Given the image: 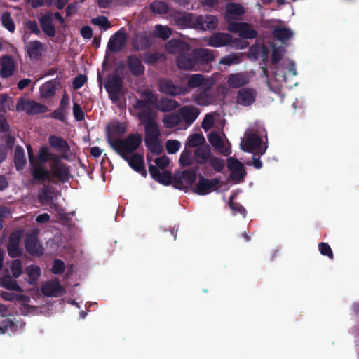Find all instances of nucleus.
Returning <instances> with one entry per match:
<instances>
[{
  "mask_svg": "<svg viewBox=\"0 0 359 359\" xmlns=\"http://www.w3.org/2000/svg\"><path fill=\"white\" fill-rule=\"evenodd\" d=\"M141 143V136L137 134L130 135L125 140H112L109 137L110 146L126 161L130 166L138 172H145L144 158L140 154H130L135 151Z\"/></svg>",
  "mask_w": 359,
  "mask_h": 359,
  "instance_id": "nucleus-1",
  "label": "nucleus"
},
{
  "mask_svg": "<svg viewBox=\"0 0 359 359\" xmlns=\"http://www.w3.org/2000/svg\"><path fill=\"white\" fill-rule=\"evenodd\" d=\"M262 137H266V131L261 125L255 123L250 126L241 139V149L245 152L262 155L267 149V145L263 142Z\"/></svg>",
  "mask_w": 359,
  "mask_h": 359,
  "instance_id": "nucleus-2",
  "label": "nucleus"
},
{
  "mask_svg": "<svg viewBox=\"0 0 359 359\" xmlns=\"http://www.w3.org/2000/svg\"><path fill=\"white\" fill-rule=\"evenodd\" d=\"M178 106L177 102L172 99H164L158 100L150 91H146L143 93L142 100L137 102V107L145 108L144 110H153L151 107H155L162 111H168L176 109Z\"/></svg>",
  "mask_w": 359,
  "mask_h": 359,
  "instance_id": "nucleus-3",
  "label": "nucleus"
},
{
  "mask_svg": "<svg viewBox=\"0 0 359 359\" xmlns=\"http://www.w3.org/2000/svg\"><path fill=\"white\" fill-rule=\"evenodd\" d=\"M154 161L156 163V165L152 164H149V170L151 176L156 181L168 185L171 182V174L168 171L161 172L158 169H165L168 167L170 164V159L165 155H163L161 156L156 158Z\"/></svg>",
  "mask_w": 359,
  "mask_h": 359,
  "instance_id": "nucleus-4",
  "label": "nucleus"
},
{
  "mask_svg": "<svg viewBox=\"0 0 359 359\" xmlns=\"http://www.w3.org/2000/svg\"><path fill=\"white\" fill-rule=\"evenodd\" d=\"M296 76L297 72L294 67V64L290 60H285L282 65L276 67V72L275 74V83L273 79H268V86L270 89L277 91L280 88V82L282 81H287V75Z\"/></svg>",
  "mask_w": 359,
  "mask_h": 359,
  "instance_id": "nucleus-5",
  "label": "nucleus"
},
{
  "mask_svg": "<svg viewBox=\"0 0 359 359\" xmlns=\"http://www.w3.org/2000/svg\"><path fill=\"white\" fill-rule=\"evenodd\" d=\"M156 114L153 110H142L139 113V118L145 126V140L159 138L160 130L154 122Z\"/></svg>",
  "mask_w": 359,
  "mask_h": 359,
  "instance_id": "nucleus-6",
  "label": "nucleus"
},
{
  "mask_svg": "<svg viewBox=\"0 0 359 359\" xmlns=\"http://www.w3.org/2000/svg\"><path fill=\"white\" fill-rule=\"evenodd\" d=\"M29 160L31 165V171L33 175V177L35 180H47L49 179L50 175L48 172V170L45 169L43 165H41L36 156L34 155L33 149L31 145L28 144L27 146Z\"/></svg>",
  "mask_w": 359,
  "mask_h": 359,
  "instance_id": "nucleus-7",
  "label": "nucleus"
},
{
  "mask_svg": "<svg viewBox=\"0 0 359 359\" xmlns=\"http://www.w3.org/2000/svg\"><path fill=\"white\" fill-rule=\"evenodd\" d=\"M208 140L212 146L219 153L224 156H229L231 154L230 144L223 133H210L208 136Z\"/></svg>",
  "mask_w": 359,
  "mask_h": 359,
  "instance_id": "nucleus-8",
  "label": "nucleus"
},
{
  "mask_svg": "<svg viewBox=\"0 0 359 359\" xmlns=\"http://www.w3.org/2000/svg\"><path fill=\"white\" fill-rule=\"evenodd\" d=\"M196 180V172L187 170L182 172H177L175 175L172 180L173 185L179 189H187L191 187Z\"/></svg>",
  "mask_w": 359,
  "mask_h": 359,
  "instance_id": "nucleus-9",
  "label": "nucleus"
},
{
  "mask_svg": "<svg viewBox=\"0 0 359 359\" xmlns=\"http://www.w3.org/2000/svg\"><path fill=\"white\" fill-rule=\"evenodd\" d=\"M105 88L112 102H117L122 94V81L121 78L117 75H111L107 79Z\"/></svg>",
  "mask_w": 359,
  "mask_h": 359,
  "instance_id": "nucleus-10",
  "label": "nucleus"
},
{
  "mask_svg": "<svg viewBox=\"0 0 359 359\" xmlns=\"http://www.w3.org/2000/svg\"><path fill=\"white\" fill-rule=\"evenodd\" d=\"M228 29L234 33H237L239 36L243 39H252L256 38L257 32L246 22H231Z\"/></svg>",
  "mask_w": 359,
  "mask_h": 359,
  "instance_id": "nucleus-11",
  "label": "nucleus"
},
{
  "mask_svg": "<svg viewBox=\"0 0 359 359\" xmlns=\"http://www.w3.org/2000/svg\"><path fill=\"white\" fill-rule=\"evenodd\" d=\"M178 113L181 117L183 125V127H180V128H186L191 125L198 117L200 110L196 107L187 105L180 109Z\"/></svg>",
  "mask_w": 359,
  "mask_h": 359,
  "instance_id": "nucleus-12",
  "label": "nucleus"
},
{
  "mask_svg": "<svg viewBox=\"0 0 359 359\" xmlns=\"http://www.w3.org/2000/svg\"><path fill=\"white\" fill-rule=\"evenodd\" d=\"M50 177L49 179L43 180V181H51L53 179L66 180L69 175V170L68 167L62 163L60 158L54 159V161L50 165V171H48Z\"/></svg>",
  "mask_w": 359,
  "mask_h": 359,
  "instance_id": "nucleus-13",
  "label": "nucleus"
},
{
  "mask_svg": "<svg viewBox=\"0 0 359 359\" xmlns=\"http://www.w3.org/2000/svg\"><path fill=\"white\" fill-rule=\"evenodd\" d=\"M227 168L230 170V179L235 183L243 180L245 171L241 162L234 158H229L227 160Z\"/></svg>",
  "mask_w": 359,
  "mask_h": 359,
  "instance_id": "nucleus-14",
  "label": "nucleus"
},
{
  "mask_svg": "<svg viewBox=\"0 0 359 359\" xmlns=\"http://www.w3.org/2000/svg\"><path fill=\"white\" fill-rule=\"evenodd\" d=\"M126 39L127 34L126 32L121 29L110 38L107 48L113 52L119 51L125 46Z\"/></svg>",
  "mask_w": 359,
  "mask_h": 359,
  "instance_id": "nucleus-15",
  "label": "nucleus"
},
{
  "mask_svg": "<svg viewBox=\"0 0 359 359\" xmlns=\"http://www.w3.org/2000/svg\"><path fill=\"white\" fill-rule=\"evenodd\" d=\"M41 292L47 297H60L65 292V290L57 280H51L42 285Z\"/></svg>",
  "mask_w": 359,
  "mask_h": 359,
  "instance_id": "nucleus-16",
  "label": "nucleus"
},
{
  "mask_svg": "<svg viewBox=\"0 0 359 359\" xmlns=\"http://www.w3.org/2000/svg\"><path fill=\"white\" fill-rule=\"evenodd\" d=\"M48 142L52 147L62 153L61 157L62 158L66 160H69L71 158L69 147L65 140L59 137L50 136Z\"/></svg>",
  "mask_w": 359,
  "mask_h": 359,
  "instance_id": "nucleus-17",
  "label": "nucleus"
},
{
  "mask_svg": "<svg viewBox=\"0 0 359 359\" xmlns=\"http://www.w3.org/2000/svg\"><path fill=\"white\" fill-rule=\"evenodd\" d=\"M250 77L247 72L233 73L227 76L226 83L229 88H238L248 84Z\"/></svg>",
  "mask_w": 359,
  "mask_h": 359,
  "instance_id": "nucleus-18",
  "label": "nucleus"
},
{
  "mask_svg": "<svg viewBox=\"0 0 359 359\" xmlns=\"http://www.w3.org/2000/svg\"><path fill=\"white\" fill-rule=\"evenodd\" d=\"M217 19L213 15L195 16L194 28L202 30L212 29L217 27Z\"/></svg>",
  "mask_w": 359,
  "mask_h": 359,
  "instance_id": "nucleus-19",
  "label": "nucleus"
},
{
  "mask_svg": "<svg viewBox=\"0 0 359 359\" xmlns=\"http://www.w3.org/2000/svg\"><path fill=\"white\" fill-rule=\"evenodd\" d=\"M159 88L161 92L170 95L184 94L187 91V88L174 85L172 81L166 79L160 81Z\"/></svg>",
  "mask_w": 359,
  "mask_h": 359,
  "instance_id": "nucleus-20",
  "label": "nucleus"
},
{
  "mask_svg": "<svg viewBox=\"0 0 359 359\" xmlns=\"http://www.w3.org/2000/svg\"><path fill=\"white\" fill-rule=\"evenodd\" d=\"M257 96L256 91L250 88L241 89L237 94V102L243 106H249L255 102Z\"/></svg>",
  "mask_w": 359,
  "mask_h": 359,
  "instance_id": "nucleus-21",
  "label": "nucleus"
},
{
  "mask_svg": "<svg viewBox=\"0 0 359 359\" xmlns=\"http://www.w3.org/2000/svg\"><path fill=\"white\" fill-rule=\"evenodd\" d=\"M177 65L179 68L187 70H197L198 62L194 53L192 55L183 54L178 56Z\"/></svg>",
  "mask_w": 359,
  "mask_h": 359,
  "instance_id": "nucleus-22",
  "label": "nucleus"
},
{
  "mask_svg": "<svg viewBox=\"0 0 359 359\" xmlns=\"http://www.w3.org/2000/svg\"><path fill=\"white\" fill-rule=\"evenodd\" d=\"M41 203L43 205H49L55 208L57 214L60 217H62L64 212L57 204L54 203L55 200L57 198V194L51 193L47 190H43L39 193V195Z\"/></svg>",
  "mask_w": 359,
  "mask_h": 359,
  "instance_id": "nucleus-23",
  "label": "nucleus"
},
{
  "mask_svg": "<svg viewBox=\"0 0 359 359\" xmlns=\"http://www.w3.org/2000/svg\"><path fill=\"white\" fill-rule=\"evenodd\" d=\"M174 22L182 27H194L195 16L189 13H175L173 15Z\"/></svg>",
  "mask_w": 359,
  "mask_h": 359,
  "instance_id": "nucleus-24",
  "label": "nucleus"
},
{
  "mask_svg": "<svg viewBox=\"0 0 359 359\" xmlns=\"http://www.w3.org/2000/svg\"><path fill=\"white\" fill-rule=\"evenodd\" d=\"M217 180H209L201 177L196 184L194 191L199 195H205L211 192L217 185Z\"/></svg>",
  "mask_w": 359,
  "mask_h": 359,
  "instance_id": "nucleus-25",
  "label": "nucleus"
},
{
  "mask_svg": "<svg viewBox=\"0 0 359 359\" xmlns=\"http://www.w3.org/2000/svg\"><path fill=\"white\" fill-rule=\"evenodd\" d=\"M25 248L27 251L33 255H41L43 253V248L41 243L38 241L35 234H31L27 236L25 241Z\"/></svg>",
  "mask_w": 359,
  "mask_h": 359,
  "instance_id": "nucleus-26",
  "label": "nucleus"
},
{
  "mask_svg": "<svg viewBox=\"0 0 359 359\" xmlns=\"http://www.w3.org/2000/svg\"><path fill=\"white\" fill-rule=\"evenodd\" d=\"M208 44L212 47L224 46L231 41V36L229 34L217 33L207 39Z\"/></svg>",
  "mask_w": 359,
  "mask_h": 359,
  "instance_id": "nucleus-27",
  "label": "nucleus"
},
{
  "mask_svg": "<svg viewBox=\"0 0 359 359\" xmlns=\"http://www.w3.org/2000/svg\"><path fill=\"white\" fill-rule=\"evenodd\" d=\"M15 64L8 56H4L0 60V76L4 78L11 76L14 72Z\"/></svg>",
  "mask_w": 359,
  "mask_h": 359,
  "instance_id": "nucleus-28",
  "label": "nucleus"
},
{
  "mask_svg": "<svg viewBox=\"0 0 359 359\" xmlns=\"http://www.w3.org/2000/svg\"><path fill=\"white\" fill-rule=\"evenodd\" d=\"M20 237L21 233L20 232L13 233L11 236L8 245V252L12 257H18L21 253V250L19 248Z\"/></svg>",
  "mask_w": 359,
  "mask_h": 359,
  "instance_id": "nucleus-29",
  "label": "nucleus"
},
{
  "mask_svg": "<svg viewBox=\"0 0 359 359\" xmlns=\"http://www.w3.org/2000/svg\"><path fill=\"white\" fill-rule=\"evenodd\" d=\"M244 12L245 9L240 4L231 3L226 5L225 18L231 21L241 16Z\"/></svg>",
  "mask_w": 359,
  "mask_h": 359,
  "instance_id": "nucleus-30",
  "label": "nucleus"
},
{
  "mask_svg": "<svg viewBox=\"0 0 359 359\" xmlns=\"http://www.w3.org/2000/svg\"><path fill=\"white\" fill-rule=\"evenodd\" d=\"M40 24L43 31L49 36L55 35V27L53 25V15L51 13L44 14L40 19Z\"/></svg>",
  "mask_w": 359,
  "mask_h": 359,
  "instance_id": "nucleus-31",
  "label": "nucleus"
},
{
  "mask_svg": "<svg viewBox=\"0 0 359 359\" xmlns=\"http://www.w3.org/2000/svg\"><path fill=\"white\" fill-rule=\"evenodd\" d=\"M273 34L276 39L283 43L290 39L294 35L293 32L290 28L283 25L277 26L273 29Z\"/></svg>",
  "mask_w": 359,
  "mask_h": 359,
  "instance_id": "nucleus-32",
  "label": "nucleus"
},
{
  "mask_svg": "<svg viewBox=\"0 0 359 359\" xmlns=\"http://www.w3.org/2000/svg\"><path fill=\"white\" fill-rule=\"evenodd\" d=\"M26 48L29 56L32 59L39 57L44 50L42 43L37 41L28 43Z\"/></svg>",
  "mask_w": 359,
  "mask_h": 359,
  "instance_id": "nucleus-33",
  "label": "nucleus"
},
{
  "mask_svg": "<svg viewBox=\"0 0 359 359\" xmlns=\"http://www.w3.org/2000/svg\"><path fill=\"white\" fill-rule=\"evenodd\" d=\"M194 57L198 64L208 63L214 60L212 50L208 49H198L194 51Z\"/></svg>",
  "mask_w": 359,
  "mask_h": 359,
  "instance_id": "nucleus-34",
  "label": "nucleus"
},
{
  "mask_svg": "<svg viewBox=\"0 0 359 359\" xmlns=\"http://www.w3.org/2000/svg\"><path fill=\"white\" fill-rule=\"evenodd\" d=\"M57 86V81L52 80L43 84L40 88V95L41 97L48 98L55 95Z\"/></svg>",
  "mask_w": 359,
  "mask_h": 359,
  "instance_id": "nucleus-35",
  "label": "nucleus"
},
{
  "mask_svg": "<svg viewBox=\"0 0 359 359\" xmlns=\"http://www.w3.org/2000/svg\"><path fill=\"white\" fill-rule=\"evenodd\" d=\"M163 123L165 127L168 128H172L177 126L183 127L181 117L178 114H168L163 118Z\"/></svg>",
  "mask_w": 359,
  "mask_h": 359,
  "instance_id": "nucleus-36",
  "label": "nucleus"
},
{
  "mask_svg": "<svg viewBox=\"0 0 359 359\" xmlns=\"http://www.w3.org/2000/svg\"><path fill=\"white\" fill-rule=\"evenodd\" d=\"M205 142V139L201 133H194L188 136L185 142L187 147L194 148L203 146Z\"/></svg>",
  "mask_w": 359,
  "mask_h": 359,
  "instance_id": "nucleus-37",
  "label": "nucleus"
},
{
  "mask_svg": "<svg viewBox=\"0 0 359 359\" xmlns=\"http://www.w3.org/2000/svg\"><path fill=\"white\" fill-rule=\"evenodd\" d=\"M167 50L171 53H176L178 52L188 50L189 46L180 40H171L166 46Z\"/></svg>",
  "mask_w": 359,
  "mask_h": 359,
  "instance_id": "nucleus-38",
  "label": "nucleus"
},
{
  "mask_svg": "<svg viewBox=\"0 0 359 359\" xmlns=\"http://www.w3.org/2000/svg\"><path fill=\"white\" fill-rule=\"evenodd\" d=\"M38 162L42 165L43 163H46L49 160H52L53 162L54 161V159H57V156L55 155H53L48 147H41L37 153V156L36 157Z\"/></svg>",
  "mask_w": 359,
  "mask_h": 359,
  "instance_id": "nucleus-39",
  "label": "nucleus"
},
{
  "mask_svg": "<svg viewBox=\"0 0 359 359\" xmlns=\"http://www.w3.org/2000/svg\"><path fill=\"white\" fill-rule=\"evenodd\" d=\"M0 286L8 290L22 292V288L18 285L16 280L9 276L0 277Z\"/></svg>",
  "mask_w": 359,
  "mask_h": 359,
  "instance_id": "nucleus-40",
  "label": "nucleus"
},
{
  "mask_svg": "<svg viewBox=\"0 0 359 359\" xmlns=\"http://www.w3.org/2000/svg\"><path fill=\"white\" fill-rule=\"evenodd\" d=\"M196 160L198 163H203L210 157V149L208 145H203L196 148L194 151Z\"/></svg>",
  "mask_w": 359,
  "mask_h": 359,
  "instance_id": "nucleus-41",
  "label": "nucleus"
},
{
  "mask_svg": "<svg viewBox=\"0 0 359 359\" xmlns=\"http://www.w3.org/2000/svg\"><path fill=\"white\" fill-rule=\"evenodd\" d=\"M1 297L6 301H18L22 302L24 305L29 301V297L23 294H15L12 292H2Z\"/></svg>",
  "mask_w": 359,
  "mask_h": 359,
  "instance_id": "nucleus-42",
  "label": "nucleus"
},
{
  "mask_svg": "<svg viewBox=\"0 0 359 359\" xmlns=\"http://www.w3.org/2000/svg\"><path fill=\"white\" fill-rule=\"evenodd\" d=\"M14 163L18 170H21L26 163L25 152L21 147H16L15 150Z\"/></svg>",
  "mask_w": 359,
  "mask_h": 359,
  "instance_id": "nucleus-43",
  "label": "nucleus"
},
{
  "mask_svg": "<svg viewBox=\"0 0 359 359\" xmlns=\"http://www.w3.org/2000/svg\"><path fill=\"white\" fill-rule=\"evenodd\" d=\"M25 273L28 276V283L32 285L39 278L41 270L36 265H30L26 268Z\"/></svg>",
  "mask_w": 359,
  "mask_h": 359,
  "instance_id": "nucleus-44",
  "label": "nucleus"
},
{
  "mask_svg": "<svg viewBox=\"0 0 359 359\" xmlns=\"http://www.w3.org/2000/svg\"><path fill=\"white\" fill-rule=\"evenodd\" d=\"M128 62L130 69L134 74L139 75L143 72L144 67L139 59L131 56L128 57Z\"/></svg>",
  "mask_w": 359,
  "mask_h": 359,
  "instance_id": "nucleus-45",
  "label": "nucleus"
},
{
  "mask_svg": "<svg viewBox=\"0 0 359 359\" xmlns=\"http://www.w3.org/2000/svg\"><path fill=\"white\" fill-rule=\"evenodd\" d=\"M148 149L153 154H159L163 151V146L159 138L145 140Z\"/></svg>",
  "mask_w": 359,
  "mask_h": 359,
  "instance_id": "nucleus-46",
  "label": "nucleus"
},
{
  "mask_svg": "<svg viewBox=\"0 0 359 359\" xmlns=\"http://www.w3.org/2000/svg\"><path fill=\"white\" fill-rule=\"evenodd\" d=\"M126 131V126L122 123H115L109 129V135L107 137V141L109 142V137H110L112 140H115L113 137V135H121Z\"/></svg>",
  "mask_w": 359,
  "mask_h": 359,
  "instance_id": "nucleus-47",
  "label": "nucleus"
},
{
  "mask_svg": "<svg viewBox=\"0 0 359 359\" xmlns=\"http://www.w3.org/2000/svg\"><path fill=\"white\" fill-rule=\"evenodd\" d=\"M242 60V54L233 53L222 57L219 63L222 65L230 66L231 65L241 63Z\"/></svg>",
  "mask_w": 359,
  "mask_h": 359,
  "instance_id": "nucleus-48",
  "label": "nucleus"
},
{
  "mask_svg": "<svg viewBox=\"0 0 359 359\" xmlns=\"http://www.w3.org/2000/svg\"><path fill=\"white\" fill-rule=\"evenodd\" d=\"M194 101L199 105L206 106L212 103L213 98L208 93L203 92L197 95Z\"/></svg>",
  "mask_w": 359,
  "mask_h": 359,
  "instance_id": "nucleus-49",
  "label": "nucleus"
},
{
  "mask_svg": "<svg viewBox=\"0 0 359 359\" xmlns=\"http://www.w3.org/2000/svg\"><path fill=\"white\" fill-rule=\"evenodd\" d=\"M154 34V36L162 38L163 39H167L171 35V30L166 26L158 25L155 27Z\"/></svg>",
  "mask_w": 359,
  "mask_h": 359,
  "instance_id": "nucleus-50",
  "label": "nucleus"
},
{
  "mask_svg": "<svg viewBox=\"0 0 359 359\" xmlns=\"http://www.w3.org/2000/svg\"><path fill=\"white\" fill-rule=\"evenodd\" d=\"M13 107L12 99L6 94H0V111H6L12 109Z\"/></svg>",
  "mask_w": 359,
  "mask_h": 359,
  "instance_id": "nucleus-51",
  "label": "nucleus"
},
{
  "mask_svg": "<svg viewBox=\"0 0 359 359\" xmlns=\"http://www.w3.org/2000/svg\"><path fill=\"white\" fill-rule=\"evenodd\" d=\"M1 20L3 26L6 29H7L11 32H13L15 31V26L14 22L8 13H4L1 15Z\"/></svg>",
  "mask_w": 359,
  "mask_h": 359,
  "instance_id": "nucleus-52",
  "label": "nucleus"
},
{
  "mask_svg": "<svg viewBox=\"0 0 359 359\" xmlns=\"http://www.w3.org/2000/svg\"><path fill=\"white\" fill-rule=\"evenodd\" d=\"M151 11L157 14H164L168 11V5L162 1H156L151 4Z\"/></svg>",
  "mask_w": 359,
  "mask_h": 359,
  "instance_id": "nucleus-53",
  "label": "nucleus"
},
{
  "mask_svg": "<svg viewBox=\"0 0 359 359\" xmlns=\"http://www.w3.org/2000/svg\"><path fill=\"white\" fill-rule=\"evenodd\" d=\"M29 107V114H37L41 113H44L48 111V107L43 104L38 103L35 101L31 102Z\"/></svg>",
  "mask_w": 359,
  "mask_h": 359,
  "instance_id": "nucleus-54",
  "label": "nucleus"
},
{
  "mask_svg": "<svg viewBox=\"0 0 359 359\" xmlns=\"http://www.w3.org/2000/svg\"><path fill=\"white\" fill-rule=\"evenodd\" d=\"M181 147V143L177 140H169L166 142L165 148L168 154L177 153Z\"/></svg>",
  "mask_w": 359,
  "mask_h": 359,
  "instance_id": "nucleus-55",
  "label": "nucleus"
},
{
  "mask_svg": "<svg viewBox=\"0 0 359 359\" xmlns=\"http://www.w3.org/2000/svg\"><path fill=\"white\" fill-rule=\"evenodd\" d=\"M204 77L201 74H192L188 80V85L191 88L201 86L204 82Z\"/></svg>",
  "mask_w": 359,
  "mask_h": 359,
  "instance_id": "nucleus-56",
  "label": "nucleus"
},
{
  "mask_svg": "<svg viewBox=\"0 0 359 359\" xmlns=\"http://www.w3.org/2000/svg\"><path fill=\"white\" fill-rule=\"evenodd\" d=\"M92 23L95 25L99 26L104 30H107L111 27L109 22L104 16H99L92 19Z\"/></svg>",
  "mask_w": 359,
  "mask_h": 359,
  "instance_id": "nucleus-57",
  "label": "nucleus"
},
{
  "mask_svg": "<svg viewBox=\"0 0 359 359\" xmlns=\"http://www.w3.org/2000/svg\"><path fill=\"white\" fill-rule=\"evenodd\" d=\"M32 100H27L25 98H20L18 100V104L16 105V111H25L27 114H29V107Z\"/></svg>",
  "mask_w": 359,
  "mask_h": 359,
  "instance_id": "nucleus-58",
  "label": "nucleus"
},
{
  "mask_svg": "<svg viewBox=\"0 0 359 359\" xmlns=\"http://www.w3.org/2000/svg\"><path fill=\"white\" fill-rule=\"evenodd\" d=\"M10 269L14 278H18L22 273L21 262L18 259L12 261L10 263Z\"/></svg>",
  "mask_w": 359,
  "mask_h": 359,
  "instance_id": "nucleus-59",
  "label": "nucleus"
},
{
  "mask_svg": "<svg viewBox=\"0 0 359 359\" xmlns=\"http://www.w3.org/2000/svg\"><path fill=\"white\" fill-rule=\"evenodd\" d=\"M179 162L182 165L187 166L191 163V154L189 151H184L181 153Z\"/></svg>",
  "mask_w": 359,
  "mask_h": 359,
  "instance_id": "nucleus-60",
  "label": "nucleus"
},
{
  "mask_svg": "<svg viewBox=\"0 0 359 359\" xmlns=\"http://www.w3.org/2000/svg\"><path fill=\"white\" fill-rule=\"evenodd\" d=\"M214 117L215 115L212 114H208L205 116L202 123V127L205 130H208L212 127L215 121Z\"/></svg>",
  "mask_w": 359,
  "mask_h": 359,
  "instance_id": "nucleus-61",
  "label": "nucleus"
},
{
  "mask_svg": "<svg viewBox=\"0 0 359 359\" xmlns=\"http://www.w3.org/2000/svg\"><path fill=\"white\" fill-rule=\"evenodd\" d=\"M210 161L211 166L215 171L220 172L223 170L224 167V162L223 160L217 158H211Z\"/></svg>",
  "mask_w": 359,
  "mask_h": 359,
  "instance_id": "nucleus-62",
  "label": "nucleus"
},
{
  "mask_svg": "<svg viewBox=\"0 0 359 359\" xmlns=\"http://www.w3.org/2000/svg\"><path fill=\"white\" fill-rule=\"evenodd\" d=\"M318 248L322 255L328 256L330 259L333 258L332 251L327 243H320L318 245Z\"/></svg>",
  "mask_w": 359,
  "mask_h": 359,
  "instance_id": "nucleus-63",
  "label": "nucleus"
},
{
  "mask_svg": "<svg viewBox=\"0 0 359 359\" xmlns=\"http://www.w3.org/2000/svg\"><path fill=\"white\" fill-rule=\"evenodd\" d=\"M285 50L282 48H274L272 53V62L277 64L282 58Z\"/></svg>",
  "mask_w": 359,
  "mask_h": 359,
  "instance_id": "nucleus-64",
  "label": "nucleus"
}]
</instances>
